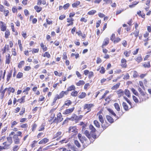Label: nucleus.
<instances>
[{
    "instance_id": "f257e3e1",
    "label": "nucleus",
    "mask_w": 151,
    "mask_h": 151,
    "mask_svg": "<svg viewBox=\"0 0 151 151\" xmlns=\"http://www.w3.org/2000/svg\"><path fill=\"white\" fill-rule=\"evenodd\" d=\"M93 105L91 104H85L83 109H87L88 111L86 112V113L89 112L91 111V108L93 106Z\"/></svg>"
},
{
    "instance_id": "f03ea898",
    "label": "nucleus",
    "mask_w": 151,
    "mask_h": 151,
    "mask_svg": "<svg viewBox=\"0 0 151 151\" xmlns=\"http://www.w3.org/2000/svg\"><path fill=\"white\" fill-rule=\"evenodd\" d=\"M13 138L15 144L18 145L19 143L20 140L17 137V135H14Z\"/></svg>"
},
{
    "instance_id": "7ed1b4c3",
    "label": "nucleus",
    "mask_w": 151,
    "mask_h": 151,
    "mask_svg": "<svg viewBox=\"0 0 151 151\" xmlns=\"http://www.w3.org/2000/svg\"><path fill=\"white\" fill-rule=\"evenodd\" d=\"M74 109V107H73L70 109H66L63 113L64 114H67L72 113Z\"/></svg>"
},
{
    "instance_id": "20e7f679",
    "label": "nucleus",
    "mask_w": 151,
    "mask_h": 151,
    "mask_svg": "<svg viewBox=\"0 0 151 151\" xmlns=\"http://www.w3.org/2000/svg\"><path fill=\"white\" fill-rule=\"evenodd\" d=\"M109 39L108 38H106L104 39L101 47L102 48H104V46L107 45L109 43Z\"/></svg>"
},
{
    "instance_id": "39448f33",
    "label": "nucleus",
    "mask_w": 151,
    "mask_h": 151,
    "mask_svg": "<svg viewBox=\"0 0 151 151\" xmlns=\"http://www.w3.org/2000/svg\"><path fill=\"white\" fill-rule=\"evenodd\" d=\"M13 72V70H11L9 72L8 74L7 75L6 80L7 82H8L10 78L12 77V74Z\"/></svg>"
},
{
    "instance_id": "423d86ee",
    "label": "nucleus",
    "mask_w": 151,
    "mask_h": 151,
    "mask_svg": "<svg viewBox=\"0 0 151 151\" xmlns=\"http://www.w3.org/2000/svg\"><path fill=\"white\" fill-rule=\"evenodd\" d=\"M58 120L57 121V123H59L61 122L63 120V118H62V116L60 113L58 114Z\"/></svg>"
},
{
    "instance_id": "0eeeda50",
    "label": "nucleus",
    "mask_w": 151,
    "mask_h": 151,
    "mask_svg": "<svg viewBox=\"0 0 151 151\" xmlns=\"http://www.w3.org/2000/svg\"><path fill=\"white\" fill-rule=\"evenodd\" d=\"M106 118L108 121L110 123H113L114 122V120L113 118L109 115H106Z\"/></svg>"
},
{
    "instance_id": "6e6552de",
    "label": "nucleus",
    "mask_w": 151,
    "mask_h": 151,
    "mask_svg": "<svg viewBox=\"0 0 151 151\" xmlns=\"http://www.w3.org/2000/svg\"><path fill=\"white\" fill-rule=\"evenodd\" d=\"M49 139L46 138H44L41 140L39 142V144H45L49 141Z\"/></svg>"
},
{
    "instance_id": "1a4fd4ad",
    "label": "nucleus",
    "mask_w": 151,
    "mask_h": 151,
    "mask_svg": "<svg viewBox=\"0 0 151 151\" xmlns=\"http://www.w3.org/2000/svg\"><path fill=\"white\" fill-rule=\"evenodd\" d=\"M25 97V95L22 96L20 99H18L17 102H19V103H24L25 102L24 100Z\"/></svg>"
},
{
    "instance_id": "9d476101",
    "label": "nucleus",
    "mask_w": 151,
    "mask_h": 151,
    "mask_svg": "<svg viewBox=\"0 0 151 151\" xmlns=\"http://www.w3.org/2000/svg\"><path fill=\"white\" fill-rule=\"evenodd\" d=\"M120 83H118L114 85L111 87V89L112 90H116L118 88L120 85Z\"/></svg>"
},
{
    "instance_id": "9b49d317",
    "label": "nucleus",
    "mask_w": 151,
    "mask_h": 151,
    "mask_svg": "<svg viewBox=\"0 0 151 151\" xmlns=\"http://www.w3.org/2000/svg\"><path fill=\"white\" fill-rule=\"evenodd\" d=\"M122 105L124 108V109L126 111H128V106L126 103L125 102H123L122 104Z\"/></svg>"
},
{
    "instance_id": "f8f14e48",
    "label": "nucleus",
    "mask_w": 151,
    "mask_h": 151,
    "mask_svg": "<svg viewBox=\"0 0 151 151\" xmlns=\"http://www.w3.org/2000/svg\"><path fill=\"white\" fill-rule=\"evenodd\" d=\"M89 129L91 130L90 133L95 132L96 130V129L93 126L92 124H90L89 126Z\"/></svg>"
},
{
    "instance_id": "ddd939ff",
    "label": "nucleus",
    "mask_w": 151,
    "mask_h": 151,
    "mask_svg": "<svg viewBox=\"0 0 151 151\" xmlns=\"http://www.w3.org/2000/svg\"><path fill=\"white\" fill-rule=\"evenodd\" d=\"M34 9L36 10L37 12H40L42 10V8L41 7H39L37 6H34Z\"/></svg>"
},
{
    "instance_id": "4468645a",
    "label": "nucleus",
    "mask_w": 151,
    "mask_h": 151,
    "mask_svg": "<svg viewBox=\"0 0 151 151\" xmlns=\"http://www.w3.org/2000/svg\"><path fill=\"white\" fill-rule=\"evenodd\" d=\"M76 128L75 127H70L69 128V132H76Z\"/></svg>"
},
{
    "instance_id": "2eb2a0df",
    "label": "nucleus",
    "mask_w": 151,
    "mask_h": 151,
    "mask_svg": "<svg viewBox=\"0 0 151 151\" xmlns=\"http://www.w3.org/2000/svg\"><path fill=\"white\" fill-rule=\"evenodd\" d=\"M2 24L1 27V30L3 31H4L6 30V26H4L3 25L4 23L2 21H0V24Z\"/></svg>"
},
{
    "instance_id": "dca6fc26",
    "label": "nucleus",
    "mask_w": 151,
    "mask_h": 151,
    "mask_svg": "<svg viewBox=\"0 0 151 151\" xmlns=\"http://www.w3.org/2000/svg\"><path fill=\"white\" fill-rule=\"evenodd\" d=\"M114 105L115 109L117 111H120V106L118 103H115L114 104Z\"/></svg>"
},
{
    "instance_id": "f3484780",
    "label": "nucleus",
    "mask_w": 151,
    "mask_h": 151,
    "mask_svg": "<svg viewBox=\"0 0 151 151\" xmlns=\"http://www.w3.org/2000/svg\"><path fill=\"white\" fill-rule=\"evenodd\" d=\"M84 134L88 138L90 139L91 138V134H90L88 131L87 130H85L84 132Z\"/></svg>"
},
{
    "instance_id": "a211bd4d",
    "label": "nucleus",
    "mask_w": 151,
    "mask_h": 151,
    "mask_svg": "<svg viewBox=\"0 0 151 151\" xmlns=\"http://www.w3.org/2000/svg\"><path fill=\"white\" fill-rule=\"evenodd\" d=\"M58 99H60L62 98L64 96V94L63 93V91H61L59 95L57 94L55 96Z\"/></svg>"
},
{
    "instance_id": "6ab92c4d",
    "label": "nucleus",
    "mask_w": 151,
    "mask_h": 151,
    "mask_svg": "<svg viewBox=\"0 0 151 151\" xmlns=\"http://www.w3.org/2000/svg\"><path fill=\"white\" fill-rule=\"evenodd\" d=\"M80 4V2L79 1H77L74 2L72 4V6L73 7H76Z\"/></svg>"
},
{
    "instance_id": "aec40b11",
    "label": "nucleus",
    "mask_w": 151,
    "mask_h": 151,
    "mask_svg": "<svg viewBox=\"0 0 151 151\" xmlns=\"http://www.w3.org/2000/svg\"><path fill=\"white\" fill-rule=\"evenodd\" d=\"M75 89V86L73 85H72L68 88L67 90L68 91H71L72 90H74Z\"/></svg>"
},
{
    "instance_id": "412c9836",
    "label": "nucleus",
    "mask_w": 151,
    "mask_h": 151,
    "mask_svg": "<svg viewBox=\"0 0 151 151\" xmlns=\"http://www.w3.org/2000/svg\"><path fill=\"white\" fill-rule=\"evenodd\" d=\"M135 60L138 63L142 61V59L140 54L138 55V56L135 59Z\"/></svg>"
},
{
    "instance_id": "4be33fe9",
    "label": "nucleus",
    "mask_w": 151,
    "mask_h": 151,
    "mask_svg": "<svg viewBox=\"0 0 151 151\" xmlns=\"http://www.w3.org/2000/svg\"><path fill=\"white\" fill-rule=\"evenodd\" d=\"M108 111L109 112L111 113L115 117L117 116L116 114L114 112L113 110L109 108L108 109Z\"/></svg>"
},
{
    "instance_id": "5701e85b",
    "label": "nucleus",
    "mask_w": 151,
    "mask_h": 151,
    "mask_svg": "<svg viewBox=\"0 0 151 151\" xmlns=\"http://www.w3.org/2000/svg\"><path fill=\"white\" fill-rule=\"evenodd\" d=\"M125 94L129 98L130 97V93L128 89H125Z\"/></svg>"
},
{
    "instance_id": "b1692460",
    "label": "nucleus",
    "mask_w": 151,
    "mask_h": 151,
    "mask_svg": "<svg viewBox=\"0 0 151 151\" xmlns=\"http://www.w3.org/2000/svg\"><path fill=\"white\" fill-rule=\"evenodd\" d=\"M8 56H6V63L7 64H9L10 63V55L9 54H8Z\"/></svg>"
},
{
    "instance_id": "393cba45",
    "label": "nucleus",
    "mask_w": 151,
    "mask_h": 151,
    "mask_svg": "<svg viewBox=\"0 0 151 151\" xmlns=\"http://www.w3.org/2000/svg\"><path fill=\"white\" fill-rule=\"evenodd\" d=\"M86 95V94L85 92H82L81 94L78 96L79 99H83L85 97Z\"/></svg>"
},
{
    "instance_id": "a878e982",
    "label": "nucleus",
    "mask_w": 151,
    "mask_h": 151,
    "mask_svg": "<svg viewBox=\"0 0 151 151\" xmlns=\"http://www.w3.org/2000/svg\"><path fill=\"white\" fill-rule=\"evenodd\" d=\"M7 140L9 142V143L11 144L12 142V137L10 136L8 137H7Z\"/></svg>"
},
{
    "instance_id": "bb28decb",
    "label": "nucleus",
    "mask_w": 151,
    "mask_h": 151,
    "mask_svg": "<svg viewBox=\"0 0 151 151\" xmlns=\"http://www.w3.org/2000/svg\"><path fill=\"white\" fill-rule=\"evenodd\" d=\"M93 123L95 125L96 127L99 128L100 127V125L99 124V122L96 120H95L93 122Z\"/></svg>"
},
{
    "instance_id": "cd10ccee",
    "label": "nucleus",
    "mask_w": 151,
    "mask_h": 151,
    "mask_svg": "<svg viewBox=\"0 0 151 151\" xmlns=\"http://www.w3.org/2000/svg\"><path fill=\"white\" fill-rule=\"evenodd\" d=\"M84 83L85 82L84 81L80 80L77 83L76 85L77 86H80L84 84Z\"/></svg>"
},
{
    "instance_id": "c85d7f7f",
    "label": "nucleus",
    "mask_w": 151,
    "mask_h": 151,
    "mask_svg": "<svg viewBox=\"0 0 151 151\" xmlns=\"http://www.w3.org/2000/svg\"><path fill=\"white\" fill-rule=\"evenodd\" d=\"M99 119L100 122L102 123L103 124L104 122V120L103 118V117L101 115H99Z\"/></svg>"
},
{
    "instance_id": "c756f323",
    "label": "nucleus",
    "mask_w": 151,
    "mask_h": 151,
    "mask_svg": "<svg viewBox=\"0 0 151 151\" xmlns=\"http://www.w3.org/2000/svg\"><path fill=\"white\" fill-rule=\"evenodd\" d=\"M24 61H21L18 64V68H20L22 67V65H24Z\"/></svg>"
},
{
    "instance_id": "7c9ffc66",
    "label": "nucleus",
    "mask_w": 151,
    "mask_h": 151,
    "mask_svg": "<svg viewBox=\"0 0 151 151\" xmlns=\"http://www.w3.org/2000/svg\"><path fill=\"white\" fill-rule=\"evenodd\" d=\"M96 12V11L95 10H92L89 11L88 12V14L89 15H92L94 14Z\"/></svg>"
},
{
    "instance_id": "2f4dec72",
    "label": "nucleus",
    "mask_w": 151,
    "mask_h": 151,
    "mask_svg": "<svg viewBox=\"0 0 151 151\" xmlns=\"http://www.w3.org/2000/svg\"><path fill=\"white\" fill-rule=\"evenodd\" d=\"M61 134V132H57L55 135H54L53 139H54L55 138H57V137H58L59 135H60Z\"/></svg>"
},
{
    "instance_id": "473e14b6",
    "label": "nucleus",
    "mask_w": 151,
    "mask_h": 151,
    "mask_svg": "<svg viewBox=\"0 0 151 151\" xmlns=\"http://www.w3.org/2000/svg\"><path fill=\"white\" fill-rule=\"evenodd\" d=\"M78 93V92L76 91H72L71 92V95L73 96H77Z\"/></svg>"
},
{
    "instance_id": "72a5a7b5",
    "label": "nucleus",
    "mask_w": 151,
    "mask_h": 151,
    "mask_svg": "<svg viewBox=\"0 0 151 151\" xmlns=\"http://www.w3.org/2000/svg\"><path fill=\"white\" fill-rule=\"evenodd\" d=\"M139 31L136 29V30L134 31V32L133 33V34L135 36L136 38H137L139 35Z\"/></svg>"
},
{
    "instance_id": "f704fd0d",
    "label": "nucleus",
    "mask_w": 151,
    "mask_h": 151,
    "mask_svg": "<svg viewBox=\"0 0 151 151\" xmlns=\"http://www.w3.org/2000/svg\"><path fill=\"white\" fill-rule=\"evenodd\" d=\"M10 34V32L9 30H6L5 33V37L6 38H8Z\"/></svg>"
},
{
    "instance_id": "c9c22d12",
    "label": "nucleus",
    "mask_w": 151,
    "mask_h": 151,
    "mask_svg": "<svg viewBox=\"0 0 151 151\" xmlns=\"http://www.w3.org/2000/svg\"><path fill=\"white\" fill-rule=\"evenodd\" d=\"M23 74L22 72H19L17 76V78H21L23 76Z\"/></svg>"
},
{
    "instance_id": "e433bc0d",
    "label": "nucleus",
    "mask_w": 151,
    "mask_h": 151,
    "mask_svg": "<svg viewBox=\"0 0 151 151\" xmlns=\"http://www.w3.org/2000/svg\"><path fill=\"white\" fill-rule=\"evenodd\" d=\"M67 101H65V103L64 105H66L68 106H69L72 103V102L70 100H68L67 101Z\"/></svg>"
},
{
    "instance_id": "4c0bfd02",
    "label": "nucleus",
    "mask_w": 151,
    "mask_h": 151,
    "mask_svg": "<svg viewBox=\"0 0 151 151\" xmlns=\"http://www.w3.org/2000/svg\"><path fill=\"white\" fill-rule=\"evenodd\" d=\"M131 91H132V92L136 96H138V92L136 91V90L134 88H132L131 89Z\"/></svg>"
},
{
    "instance_id": "58836bf2",
    "label": "nucleus",
    "mask_w": 151,
    "mask_h": 151,
    "mask_svg": "<svg viewBox=\"0 0 151 151\" xmlns=\"http://www.w3.org/2000/svg\"><path fill=\"white\" fill-rule=\"evenodd\" d=\"M138 90L142 96H145V94L144 93V92L142 90V89L141 88H140V87H139Z\"/></svg>"
},
{
    "instance_id": "ea45409f",
    "label": "nucleus",
    "mask_w": 151,
    "mask_h": 151,
    "mask_svg": "<svg viewBox=\"0 0 151 151\" xmlns=\"http://www.w3.org/2000/svg\"><path fill=\"white\" fill-rule=\"evenodd\" d=\"M19 147L18 145H15L13 147V151H17L19 149Z\"/></svg>"
},
{
    "instance_id": "a19ab883",
    "label": "nucleus",
    "mask_w": 151,
    "mask_h": 151,
    "mask_svg": "<svg viewBox=\"0 0 151 151\" xmlns=\"http://www.w3.org/2000/svg\"><path fill=\"white\" fill-rule=\"evenodd\" d=\"M18 44L19 45V48L21 51L22 50V46L21 42V41L20 40H18Z\"/></svg>"
},
{
    "instance_id": "79ce46f5",
    "label": "nucleus",
    "mask_w": 151,
    "mask_h": 151,
    "mask_svg": "<svg viewBox=\"0 0 151 151\" xmlns=\"http://www.w3.org/2000/svg\"><path fill=\"white\" fill-rule=\"evenodd\" d=\"M75 144L78 147H81V145L79 142L77 140H76L74 141Z\"/></svg>"
},
{
    "instance_id": "37998d69",
    "label": "nucleus",
    "mask_w": 151,
    "mask_h": 151,
    "mask_svg": "<svg viewBox=\"0 0 151 151\" xmlns=\"http://www.w3.org/2000/svg\"><path fill=\"white\" fill-rule=\"evenodd\" d=\"M142 1L143 2H145L146 3V5L148 6H149L150 2V0H142Z\"/></svg>"
},
{
    "instance_id": "c03bdc74",
    "label": "nucleus",
    "mask_w": 151,
    "mask_h": 151,
    "mask_svg": "<svg viewBox=\"0 0 151 151\" xmlns=\"http://www.w3.org/2000/svg\"><path fill=\"white\" fill-rule=\"evenodd\" d=\"M123 98L125 100L127 101V102L130 105H131L132 103L129 100L126 96H124Z\"/></svg>"
},
{
    "instance_id": "a18cd8bd",
    "label": "nucleus",
    "mask_w": 151,
    "mask_h": 151,
    "mask_svg": "<svg viewBox=\"0 0 151 151\" xmlns=\"http://www.w3.org/2000/svg\"><path fill=\"white\" fill-rule=\"evenodd\" d=\"M105 70L104 68L103 67H102L100 71V72L101 74H104L105 73Z\"/></svg>"
},
{
    "instance_id": "49530a36",
    "label": "nucleus",
    "mask_w": 151,
    "mask_h": 151,
    "mask_svg": "<svg viewBox=\"0 0 151 151\" xmlns=\"http://www.w3.org/2000/svg\"><path fill=\"white\" fill-rule=\"evenodd\" d=\"M70 4L69 3H67L65 4L63 6V8L65 10L69 6Z\"/></svg>"
},
{
    "instance_id": "de8ad7c7",
    "label": "nucleus",
    "mask_w": 151,
    "mask_h": 151,
    "mask_svg": "<svg viewBox=\"0 0 151 151\" xmlns=\"http://www.w3.org/2000/svg\"><path fill=\"white\" fill-rule=\"evenodd\" d=\"M90 134L93 139H96L97 138L96 134L94 132L90 133Z\"/></svg>"
},
{
    "instance_id": "09e8293b",
    "label": "nucleus",
    "mask_w": 151,
    "mask_h": 151,
    "mask_svg": "<svg viewBox=\"0 0 151 151\" xmlns=\"http://www.w3.org/2000/svg\"><path fill=\"white\" fill-rule=\"evenodd\" d=\"M109 93V91H108L106 90V91L105 93H104V94L102 95L101 98V99H102L104 98L105 96L106 95Z\"/></svg>"
},
{
    "instance_id": "8fccbe9b",
    "label": "nucleus",
    "mask_w": 151,
    "mask_h": 151,
    "mask_svg": "<svg viewBox=\"0 0 151 151\" xmlns=\"http://www.w3.org/2000/svg\"><path fill=\"white\" fill-rule=\"evenodd\" d=\"M132 98L134 101L136 103H138L139 102L137 98L134 96H132Z\"/></svg>"
},
{
    "instance_id": "3c124183",
    "label": "nucleus",
    "mask_w": 151,
    "mask_h": 151,
    "mask_svg": "<svg viewBox=\"0 0 151 151\" xmlns=\"http://www.w3.org/2000/svg\"><path fill=\"white\" fill-rule=\"evenodd\" d=\"M143 66L145 68H150V62L149 61L148 62L147 64H144Z\"/></svg>"
},
{
    "instance_id": "603ef678",
    "label": "nucleus",
    "mask_w": 151,
    "mask_h": 151,
    "mask_svg": "<svg viewBox=\"0 0 151 151\" xmlns=\"http://www.w3.org/2000/svg\"><path fill=\"white\" fill-rule=\"evenodd\" d=\"M55 116V114H52L51 115L50 119L49 120V122H51L53 118H54Z\"/></svg>"
},
{
    "instance_id": "864d4df0",
    "label": "nucleus",
    "mask_w": 151,
    "mask_h": 151,
    "mask_svg": "<svg viewBox=\"0 0 151 151\" xmlns=\"http://www.w3.org/2000/svg\"><path fill=\"white\" fill-rule=\"evenodd\" d=\"M57 99H58V98H57V97L55 96V98L54 99L53 101L51 104V105L53 106L54 105L55 103L56 102V100Z\"/></svg>"
},
{
    "instance_id": "5fc2aeb1",
    "label": "nucleus",
    "mask_w": 151,
    "mask_h": 151,
    "mask_svg": "<svg viewBox=\"0 0 151 151\" xmlns=\"http://www.w3.org/2000/svg\"><path fill=\"white\" fill-rule=\"evenodd\" d=\"M24 70L26 71H28L31 69V68L29 66H26L24 67Z\"/></svg>"
},
{
    "instance_id": "6e6d98bb",
    "label": "nucleus",
    "mask_w": 151,
    "mask_h": 151,
    "mask_svg": "<svg viewBox=\"0 0 151 151\" xmlns=\"http://www.w3.org/2000/svg\"><path fill=\"white\" fill-rule=\"evenodd\" d=\"M50 55L47 52H45L43 56H46L47 58H49L50 57Z\"/></svg>"
},
{
    "instance_id": "4d7b16f0",
    "label": "nucleus",
    "mask_w": 151,
    "mask_h": 151,
    "mask_svg": "<svg viewBox=\"0 0 151 151\" xmlns=\"http://www.w3.org/2000/svg\"><path fill=\"white\" fill-rule=\"evenodd\" d=\"M44 125H42L40 127L38 131H42L44 129Z\"/></svg>"
},
{
    "instance_id": "13d9d810",
    "label": "nucleus",
    "mask_w": 151,
    "mask_h": 151,
    "mask_svg": "<svg viewBox=\"0 0 151 151\" xmlns=\"http://www.w3.org/2000/svg\"><path fill=\"white\" fill-rule=\"evenodd\" d=\"M121 39L119 37H117L116 39L114 40V43H116L119 42L120 41Z\"/></svg>"
},
{
    "instance_id": "bf43d9fd",
    "label": "nucleus",
    "mask_w": 151,
    "mask_h": 151,
    "mask_svg": "<svg viewBox=\"0 0 151 151\" xmlns=\"http://www.w3.org/2000/svg\"><path fill=\"white\" fill-rule=\"evenodd\" d=\"M93 76V73L92 71L89 72L88 74V78H91L92 76Z\"/></svg>"
},
{
    "instance_id": "052dcab7",
    "label": "nucleus",
    "mask_w": 151,
    "mask_h": 151,
    "mask_svg": "<svg viewBox=\"0 0 151 151\" xmlns=\"http://www.w3.org/2000/svg\"><path fill=\"white\" fill-rule=\"evenodd\" d=\"M65 17V15L64 14L62 15H60L59 17V19L60 20H62Z\"/></svg>"
},
{
    "instance_id": "680f3d73",
    "label": "nucleus",
    "mask_w": 151,
    "mask_h": 151,
    "mask_svg": "<svg viewBox=\"0 0 151 151\" xmlns=\"http://www.w3.org/2000/svg\"><path fill=\"white\" fill-rule=\"evenodd\" d=\"M139 3V2H136V4H130L129 5V7L130 8H132L135 6L137 4Z\"/></svg>"
},
{
    "instance_id": "e2e57ef3",
    "label": "nucleus",
    "mask_w": 151,
    "mask_h": 151,
    "mask_svg": "<svg viewBox=\"0 0 151 151\" xmlns=\"http://www.w3.org/2000/svg\"><path fill=\"white\" fill-rule=\"evenodd\" d=\"M25 112V108H22V110L19 113V114L20 115H22Z\"/></svg>"
},
{
    "instance_id": "0e129e2a",
    "label": "nucleus",
    "mask_w": 151,
    "mask_h": 151,
    "mask_svg": "<svg viewBox=\"0 0 151 151\" xmlns=\"http://www.w3.org/2000/svg\"><path fill=\"white\" fill-rule=\"evenodd\" d=\"M101 61H102V60L100 58H99V57L97 58V60H96V63L97 64H99V63H101Z\"/></svg>"
},
{
    "instance_id": "69168bd1",
    "label": "nucleus",
    "mask_w": 151,
    "mask_h": 151,
    "mask_svg": "<svg viewBox=\"0 0 151 151\" xmlns=\"http://www.w3.org/2000/svg\"><path fill=\"white\" fill-rule=\"evenodd\" d=\"M118 94H124V91L122 89H119L117 91Z\"/></svg>"
},
{
    "instance_id": "338daca9",
    "label": "nucleus",
    "mask_w": 151,
    "mask_h": 151,
    "mask_svg": "<svg viewBox=\"0 0 151 151\" xmlns=\"http://www.w3.org/2000/svg\"><path fill=\"white\" fill-rule=\"evenodd\" d=\"M13 13H15L17 12V9L16 7H13L12 9Z\"/></svg>"
},
{
    "instance_id": "774afa93",
    "label": "nucleus",
    "mask_w": 151,
    "mask_h": 151,
    "mask_svg": "<svg viewBox=\"0 0 151 151\" xmlns=\"http://www.w3.org/2000/svg\"><path fill=\"white\" fill-rule=\"evenodd\" d=\"M129 76L128 73H127L124 77V79H129Z\"/></svg>"
}]
</instances>
